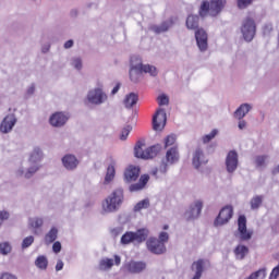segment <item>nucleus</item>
Segmentation results:
<instances>
[{
  "label": "nucleus",
  "instance_id": "obj_8",
  "mask_svg": "<svg viewBox=\"0 0 279 279\" xmlns=\"http://www.w3.org/2000/svg\"><path fill=\"white\" fill-rule=\"evenodd\" d=\"M241 34L246 43H252L256 36V22L254 15H248L242 21Z\"/></svg>",
  "mask_w": 279,
  "mask_h": 279
},
{
  "label": "nucleus",
  "instance_id": "obj_3",
  "mask_svg": "<svg viewBox=\"0 0 279 279\" xmlns=\"http://www.w3.org/2000/svg\"><path fill=\"white\" fill-rule=\"evenodd\" d=\"M178 160H180V153L178 151V146H173L167 150L166 157L161 160L159 168H155L151 171V175L156 179L163 178V175H167L169 167H171V165H175Z\"/></svg>",
  "mask_w": 279,
  "mask_h": 279
},
{
  "label": "nucleus",
  "instance_id": "obj_5",
  "mask_svg": "<svg viewBox=\"0 0 279 279\" xmlns=\"http://www.w3.org/2000/svg\"><path fill=\"white\" fill-rule=\"evenodd\" d=\"M149 236V229L141 228L135 232L126 231L120 240L122 245H130V243H145Z\"/></svg>",
  "mask_w": 279,
  "mask_h": 279
},
{
  "label": "nucleus",
  "instance_id": "obj_22",
  "mask_svg": "<svg viewBox=\"0 0 279 279\" xmlns=\"http://www.w3.org/2000/svg\"><path fill=\"white\" fill-rule=\"evenodd\" d=\"M61 162L66 171H75L80 166V159L73 154H66L62 157Z\"/></svg>",
  "mask_w": 279,
  "mask_h": 279
},
{
  "label": "nucleus",
  "instance_id": "obj_45",
  "mask_svg": "<svg viewBox=\"0 0 279 279\" xmlns=\"http://www.w3.org/2000/svg\"><path fill=\"white\" fill-rule=\"evenodd\" d=\"M12 252V245L8 242L0 243V254L3 256H8Z\"/></svg>",
  "mask_w": 279,
  "mask_h": 279
},
{
  "label": "nucleus",
  "instance_id": "obj_4",
  "mask_svg": "<svg viewBox=\"0 0 279 279\" xmlns=\"http://www.w3.org/2000/svg\"><path fill=\"white\" fill-rule=\"evenodd\" d=\"M228 0H210L204 1L199 9L201 16H218L226 8Z\"/></svg>",
  "mask_w": 279,
  "mask_h": 279
},
{
  "label": "nucleus",
  "instance_id": "obj_58",
  "mask_svg": "<svg viewBox=\"0 0 279 279\" xmlns=\"http://www.w3.org/2000/svg\"><path fill=\"white\" fill-rule=\"evenodd\" d=\"M71 47H73V39L68 40L64 44V49H71Z\"/></svg>",
  "mask_w": 279,
  "mask_h": 279
},
{
  "label": "nucleus",
  "instance_id": "obj_42",
  "mask_svg": "<svg viewBox=\"0 0 279 279\" xmlns=\"http://www.w3.org/2000/svg\"><path fill=\"white\" fill-rule=\"evenodd\" d=\"M217 134H219V130L213 129L209 134H206L202 137V142L206 145L207 143H210Z\"/></svg>",
  "mask_w": 279,
  "mask_h": 279
},
{
  "label": "nucleus",
  "instance_id": "obj_34",
  "mask_svg": "<svg viewBox=\"0 0 279 279\" xmlns=\"http://www.w3.org/2000/svg\"><path fill=\"white\" fill-rule=\"evenodd\" d=\"M35 266L37 269H40V271L47 270V267H49V260L47 259V256L39 255L35 260Z\"/></svg>",
  "mask_w": 279,
  "mask_h": 279
},
{
  "label": "nucleus",
  "instance_id": "obj_12",
  "mask_svg": "<svg viewBox=\"0 0 279 279\" xmlns=\"http://www.w3.org/2000/svg\"><path fill=\"white\" fill-rule=\"evenodd\" d=\"M204 208V202L202 199L194 201L190 207L184 213V219L186 221H195L202 215V209Z\"/></svg>",
  "mask_w": 279,
  "mask_h": 279
},
{
  "label": "nucleus",
  "instance_id": "obj_33",
  "mask_svg": "<svg viewBox=\"0 0 279 279\" xmlns=\"http://www.w3.org/2000/svg\"><path fill=\"white\" fill-rule=\"evenodd\" d=\"M248 253H250V248L241 244L238 245L234 250V255L238 260H243V258H245V256H247Z\"/></svg>",
  "mask_w": 279,
  "mask_h": 279
},
{
  "label": "nucleus",
  "instance_id": "obj_13",
  "mask_svg": "<svg viewBox=\"0 0 279 279\" xmlns=\"http://www.w3.org/2000/svg\"><path fill=\"white\" fill-rule=\"evenodd\" d=\"M235 236L240 241H250L252 239V231L247 230V218L245 216H240L238 219V232H235Z\"/></svg>",
  "mask_w": 279,
  "mask_h": 279
},
{
  "label": "nucleus",
  "instance_id": "obj_18",
  "mask_svg": "<svg viewBox=\"0 0 279 279\" xmlns=\"http://www.w3.org/2000/svg\"><path fill=\"white\" fill-rule=\"evenodd\" d=\"M195 40L199 51L208 50V33L204 28L195 31Z\"/></svg>",
  "mask_w": 279,
  "mask_h": 279
},
{
  "label": "nucleus",
  "instance_id": "obj_44",
  "mask_svg": "<svg viewBox=\"0 0 279 279\" xmlns=\"http://www.w3.org/2000/svg\"><path fill=\"white\" fill-rule=\"evenodd\" d=\"M35 238L34 235H28L23 239L22 241V250H27V247H32L34 244Z\"/></svg>",
  "mask_w": 279,
  "mask_h": 279
},
{
  "label": "nucleus",
  "instance_id": "obj_61",
  "mask_svg": "<svg viewBox=\"0 0 279 279\" xmlns=\"http://www.w3.org/2000/svg\"><path fill=\"white\" fill-rule=\"evenodd\" d=\"M163 230H169V226H163Z\"/></svg>",
  "mask_w": 279,
  "mask_h": 279
},
{
  "label": "nucleus",
  "instance_id": "obj_31",
  "mask_svg": "<svg viewBox=\"0 0 279 279\" xmlns=\"http://www.w3.org/2000/svg\"><path fill=\"white\" fill-rule=\"evenodd\" d=\"M173 25V20H168L166 22H163L161 25H155L151 27L153 32H155V34H162L165 32L169 31V27H171Z\"/></svg>",
  "mask_w": 279,
  "mask_h": 279
},
{
  "label": "nucleus",
  "instance_id": "obj_1",
  "mask_svg": "<svg viewBox=\"0 0 279 279\" xmlns=\"http://www.w3.org/2000/svg\"><path fill=\"white\" fill-rule=\"evenodd\" d=\"M45 160V153L43 151V148L39 146H34L32 151L28 154V168H25V166L20 167L16 170V175L19 178H26V180H29V178H33L38 171H40V168L43 167L40 163Z\"/></svg>",
  "mask_w": 279,
  "mask_h": 279
},
{
  "label": "nucleus",
  "instance_id": "obj_30",
  "mask_svg": "<svg viewBox=\"0 0 279 279\" xmlns=\"http://www.w3.org/2000/svg\"><path fill=\"white\" fill-rule=\"evenodd\" d=\"M125 108H134L138 104V95L135 93H130L125 96L123 101Z\"/></svg>",
  "mask_w": 279,
  "mask_h": 279
},
{
  "label": "nucleus",
  "instance_id": "obj_11",
  "mask_svg": "<svg viewBox=\"0 0 279 279\" xmlns=\"http://www.w3.org/2000/svg\"><path fill=\"white\" fill-rule=\"evenodd\" d=\"M204 208V202L202 199L194 201L190 207L184 213V219L186 221H195L202 215V209Z\"/></svg>",
  "mask_w": 279,
  "mask_h": 279
},
{
  "label": "nucleus",
  "instance_id": "obj_7",
  "mask_svg": "<svg viewBox=\"0 0 279 279\" xmlns=\"http://www.w3.org/2000/svg\"><path fill=\"white\" fill-rule=\"evenodd\" d=\"M145 144L143 142H137L134 148L135 158H142V160H149V158H156L160 151V145H155L143 149Z\"/></svg>",
  "mask_w": 279,
  "mask_h": 279
},
{
  "label": "nucleus",
  "instance_id": "obj_46",
  "mask_svg": "<svg viewBox=\"0 0 279 279\" xmlns=\"http://www.w3.org/2000/svg\"><path fill=\"white\" fill-rule=\"evenodd\" d=\"M34 93H36V84H35V83H31V84L26 87L25 98H26V99H29V97H34Z\"/></svg>",
  "mask_w": 279,
  "mask_h": 279
},
{
  "label": "nucleus",
  "instance_id": "obj_29",
  "mask_svg": "<svg viewBox=\"0 0 279 279\" xmlns=\"http://www.w3.org/2000/svg\"><path fill=\"white\" fill-rule=\"evenodd\" d=\"M254 108L252 104H242L240 107L234 111L233 117L238 120L245 119V116Z\"/></svg>",
  "mask_w": 279,
  "mask_h": 279
},
{
  "label": "nucleus",
  "instance_id": "obj_50",
  "mask_svg": "<svg viewBox=\"0 0 279 279\" xmlns=\"http://www.w3.org/2000/svg\"><path fill=\"white\" fill-rule=\"evenodd\" d=\"M160 243H162L165 245V243H167V241H169V233L162 231L159 233V239H157Z\"/></svg>",
  "mask_w": 279,
  "mask_h": 279
},
{
  "label": "nucleus",
  "instance_id": "obj_37",
  "mask_svg": "<svg viewBox=\"0 0 279 279\" xmlns=\"http://www.w3.org/2000/svg\"><path fill=\"white\" fill-rule=\"evenodd\" d=\"M142 73H148L150 77H156V75H158V69L156 65L142 63Z\"/></svg>",
  "mask_w": 279,
  "mask_h": 279
},
{
  "label": "nucleus",
  "instance_id": "obj_48",
  "mask_svg": "<svg viewBox=\"0 0 279 279\" xmlns=\"http://www.w3.org/2000/svg\"><path fill=\"white\" fill-rule=\"evenodd\" d=\"M157 101L159 106H169V96L161 94L158 96Z\"/></svg>",
  "mask_w": 279,
  "mask_h": 279
},
{
  "label": "nucleus",
  "instance_id": "obj_52",
  "mask_svg": "<svg viewBox=\"0 0 279 279\" xmlns=\"http://www.w3.org/2000/svg\"><path fill=\"white\" fill-rule=\"evenodd\" d=\"M52 252H54V254H60V252H62V244L60 242H54L52 245Z\"/></svg>",
  "mask_w": 279,
  "mask_h": 279
},
{
  "label": "nucleus",
  "instance_id": "obj_19",
  "mask_svg": "<svg viewBox=\"0 0 279 279\" xmlns=\"http://www.w3.org/2000/svg\"><path fill=\"white\" fill-rule=\"evenodd\" d=\"M70 116L66 112H54L49 118V123L52 128H62L69 121Z\"/></svg>",
  "mask_w": 279,
  "mask_h": 279
},
{
  "label": "nucleus",
  "instance_id": "obj_56",
  "mask_svg": "<svg viewBox=\"0 0 279 279\" xmlns=\"http://www.w3.org/2000/svg\"><path fill=\"white\" fill-rule=\"evenodd\" d=\"M64 269V262L62 259H59L56 265V271H62Z\"/></svg>",
  "mask_w": 279,
  "mask_h": 279
},
{
  "label": "nucleus",
  "instance_id": "obj_36",
  "mask_svg": "<svg viewBox=\"0 0 279 279\" xmlns=\"http://www.w3.org/2000/svg\"><path fill=\"white\" fill-rule=\"evenodd\" d=\"M255 165L258 169L265 168L266 165H269V155H259L255 157Z\"/></svg>",
  "mask_w": 279,
  "mask_h": 279
},
{
  "label": "nucleus",
  "instance_id": "obj_17",
  "mask_svg": "<svg viewBox=\"0 0 279 279\" xmlns=\"http://www.w3.org/2000/svg\"><path fill=\"white\" fill-rule=\"evenodd\" d=\"M114 265H121V256L114 255L113 258L105 257L99 260V271H110Z\"/></svg>",
  "mask_w": 279,
  "mask_h": 279
},
{
  "label": "nucleus",
  "instance_id": "obj_10",
  "mask_svg": "<svg viewBox=\"0 0 279 279\" xmlns=\"http://www.w3.org/2000/svg\"><path fill=\"white\" fill-rule=\"evenodd\" d=\"M130 80L131 82H138L143 76L142 59L138 56L131 57V69H130Z\"/></svg>",
  "mask_w": 279,
  "mask_h": 279
},
{
  "label": "nucleus",
  "instance_id": "obj_47",
  "mask_svg": "<svg viewBox=\"0 0 279 279\" xmlns=\"http://www.w3.org/2000/svg\"><path fill=\"white\" fill-rule=\"evenodd\" d=\"M130 132H132V126L131 125H126L121 134H120V140L121 141H128V136H130Z\"/></svg>",
  "mask_w": 279,
  "mask_h": 279
},
{
  "label": "nucleus",
  "instance_id": "obj_41",
  "mask_svg": "<svg viewBox=\"0 0 279 279\" xmlns=\"http://www.w3.org/2000/svg\"><path fill=\"white\" fill-rule=\"evenodd\" d=\"M175 141H178V137L175 135H168L163 141L165 148L167 149V147H178V145H175Z\"/></svg>",
  "mask_w": 279,
  "mask_h": 279
},
{
  "label": "nucleus",
  "instance_id": "obj_59",
  "mask_svg": "<svg viewBox=\"0 0 279 279\" xmlns=\"http://www.w3.org/2000/svg\"><path fill=\"white\" fill-rule=\"evenodd\" d=\"M41 51H43V53H47V51H49V46H44L41 48Z\"/></svg>",
  "mask_w": 279,
  "mask_h": 279
},
{
  "label": "nucleus",
  "instance_id": "obj_35",
  "mask_svg": "<svg viewBox=\"0 0 279 279\" xmlns=\"http://www.w3.org/2000/svg\"><path fill=\"white\" fill-rule=\"evenodd\" d=\"M186 27L187 29H197V27H199V16L189 15L186 19Z\"/></svg>",
  "mask_w": 279,
  "mask_h": 279
},
{
  "label": "nucleus",
  "instance_id": "obj_25",
  "mask_svg": "<svg viewBox=\"0 0 279 279\" xmlns=\"http://www.w3.org/2000/svg\"><path fill=\"white\" fill-rule=\"evenodd\" d=\"M141 175V168L136 166H129L124 171V182L131 184V182H136Z\"/></svg>",
  "mask_w": 279,
  "mask_h": 279
},
{
  "label": "nucleus",
  "instance_id": "obj_16",
  "mask_svg": "<svg viewBox=\"0 0 279 279\" xmlns=\"http://www.w3.org/2000/svg\"><path fill=\"white\" fill-rule=\"evenodd\" d=\"M226 170L228 173H234L239 169V153L230 150L225 160Z\"/></svg>",
  "mask_w": 279,
  "mask_h": 279
},
{
  "label": "nucleus",
  "instance_id": "obj_60",
  "mask_svg": "<svg viewBox=\"0 0 279 279\" xmlns=\"http://www.w3.org/2000/svg\"><path fill=\"white\" fill-rule=\"evenodd\" d=\"M113 232H121V229L120 228L113 229Z\"/></svg>",
  "mask_w": 279,
  "mask_h": 279
},
{
  "label": "nucleus",
  "instance_id": "obj_24",
  "mask_svg": "<svg viewBox=\"0 0 279 279\" xmlns=\"http://www.w3.org/2000/svg\"><path fill=\"white\" fill-rule=\"evenodd\" d=\"M108 167L107 173L105 177V184H110L112 180H114V175H117V159L114 157H109L107 159Z\"/></svg>",
  "mask_w": 279,
  "mask_h": 279
},
{
  "label": "nucleus",
  "instance_id": "obj_43",
  "mask_svg": "<svg viewBox=\"0 0 279 279\" xmlns=\"http://www.w3.org/2000/svg\"><path fill=\"white\" fill-rule=\"evenodd\" d=\"M260 204H263V196H254L251 199L252 210H257V208H260Z\"/></svg>",
  "mask_w": 279,
  "mask_h": 279
},
{
  "label": "nucleus",
  "instance_id": "obj_51",
  "mask_svg": "<svg viewBox=\"0 0 279 279\" xmlns=\"http://www.w3.org/2000/svg\"><path fill=\"white\" fill-rule=\"evenodd\" d=\"M10 219V213L7 210H0V226L3 223V221Z\"/></svg>",
  "mask_w": 279,
  "mask_h": 279
},
{
  "label": "nucleus",
  "instance_id": "obj_38",
  "mask_svg": "<svg viewBox=\"0 0 279 279\" xmlns=\"http://www.w3.org/2000/svg\"><path fill=\"white\" fill-rule=\"evenodd\" d=\"M70 66H72V69H75V71H82V69L84 66L82 58H80V57H72L70 59Z\"/></svg>",
  "mask_w": 279,
  "mask_h": 279
},
{
  "label": "nucleus",
  "instance_id": "obj_49",
  "mask_svg": "<svg viewBox=\"0 0 279 279\" xmlns=\"http://www.w3.org/2000/svg\"><path fill=\"white\" fill-rule=\"evenodd\" d=\"M236 3L240 10H245V8L252 5V0H236Z\"/></svg>",
  "mask_w": 279,
  "mask_h": 279
},
{
  "label": "nucleus",
  "instance_id": "obj_39",
  "mask_svg": "<svg viewBox=\"0 0 279 279\" xmlns=\"http://www.w3.org/2000/svg\"><path fill=\"white\" fill-rule=\"evenodd\" d=\"M267 278V269L260 268L259 270L251 274L246 279H265Z\"/></svg>",
  "mask_w": 279,
  "mask_h": 279
},
{
  "label": "nucleus",
  "instance_id": "obj_21",
  "mask_svg": "<svg viewBox=\"0 0 279 279\" xmlns=\"http://www.w3.org/2000/svg\"><path fill=\"white\" fill-rule=\"evenodd\" d=\"M206 269H210V262L208 259H197L192 264V271L197 278H202Z\"/></svg>",
  "mask_w": 279,
  "mask_h": 279
},
{
  "label": "nucleus",
  "instance_id": "obj_26",
  "mask_svg": "<svg viewBox=\"0 0 279 279\" xmlns=\"http://www.w3.org/2000/svg\"><path fill=\"white\" fill-rule=\"evenodd\" d=\"M43 226H45V218L40 216H34L28 218V228L32 230L35 234H38L40 230H43Z\"/></svg>",
  "mask_w": 279,
  "mask_h": 279
},
{
  "label": "nucleus",
  "instance_id": "obj_23",
  "mask_svg": "<svg viewBox=\"0 0 279 279\" xmlns=\"http://www.w3.org/2000/svg\"><path fill=\"white\" fill-rule=\"evenodd\" d=\"M192 165L196 169H199L203 165H208V157L204 155L202 148H196L192 156Z\"/></svg>",
  "mask_w": 279,
  "mask_h": 279
},
{
  "label": "nucleus",
  "instance_id": "obj_6",
  "mask_svg": "<svg viewBox=\"0 0 279 279\" xmlns=\"http://www.w3.org/2000/svg\"><path fill=\"white\" fill-rule=\"evenodd\" d=\"M86 101L92 106H101L102 104H106V101H108V94L104 92L102 83H98L97 87L88 90Z\"/></svg>",
  "mask_w": 279,
  "mask_h": 279
},
{
  "label": "nucleus",
  "instance_id": "obj_57",
  "mask_svg": "<svg viewBox=\"0 0 279 279\" xmlns=\"http://www.w3.org/2000/svg\"><path fill=\"white\" fill-rule=\"evenodd\" d=\"M121 88V84H117L113 89L111 90V95H117L119 93V89Z\"/></svg>",
  "mask_w": 279,
  "mask_h": 279
},
{
  "label": "nucleus",
  "instance_id": "obj_32",
  "mask_svg": "<svg viewBox=\"0 0 279 279\" xmlns=\"http://www.w3.org/2000/svg\"><path fill=\"white\" fill-rule=\"evenodd\" d=\"M58 239V229L56 227H51V229L46 233L44 241L46 245H51Z\"/></svg>",
  "mask_w": 279,
  "mask_h": 279
},
{
  "label": "nucleus",
  "instance_id": "obj_40",
  "mask_svg": "<svg viewBox=\"0 0 279 279\" xmlns=\"http://www.w3.org/2000/svg\"><path fill=\"white\" fill-rule=\"evenodd\" d=\"M149 207V198H145L143 201H140L135 206H134V211L135 213H141V210H145Z\"/></svg>",
  "mask_w": 279,
  "mask_h": 279
},
{
  "label": "nucleus",
  "instance_id": "obj_15",
  "mask_svg": "<svg viewBox=\"0 0 279 279\" xmlns=\"http://www.w3.org/2000/svg\"><path fill=\"white\" fill-rule=\"evenodd\" d=\"M19 122L16 119V114L9 113L7 114L0 123V132L1 134H10L12 130H14V125Z\"/></svg>",
  "mask_w": 279,
  "mask_h": 279
},
{
  "label": "nucleus",
  "instance_id": "obj_54",
  "mask_svg": "<svg viewBox=\"0 0 279 279\" xmlns=\"http://www.w3.org/2000/svg\"><path fill=\"white\" fill-rule=\"evenodd\" d=\"M0 279H19L16 275H12L10 272H3L0 275Z\"/></svg>",
  "mask_w": 279,
  "mask_h": 279
},
{
  "label": "nucleus",
  "instance_id": "obj_55",
  "mask_svg": "<svg viewBox=\"0 0 279 279\" xmlns=\"http://www.w3.org/2000/svg\"><path fill=\"white\" fill-rule=\"evenodd\" d=\"M238 121H239L238 122L239 130H245V128H247V121L243 120V118Z\"/></svg>",
  "mask_w": 279,
  "mask_h": 279
},
{
  "label": "nucleus",
  "instance_id": "obj_28",
  "mask_svg": "<svg viewBox=\"0 0 279 279\" xmlns=\"http://www.w3.org/2000/svg\"><path fill=\"white\" fill-rule=\"evenodd\" d=\"M147 264L145 262H130L126 264V269L130 274H141V271H145Z\"/></svg>",
  "mask_w": 279,
  "mask_h": 279
},
{
  "label": "nucleus",
  "instance_id": "obj_2",
  "mask_svg": "<svg viewBox=\"0 0 279 279\" xmlns=\"http://www.w3.org/2000/svg\"><path fill=\"white\" fill-rule=\"evenodd\" d=\"M123 189H117L101 202V215H112L123 206Z\"/></svg>",
  "mask_w": 279,
  "mask_h": 279
},
{
  "label": "nucleus",
  "instance_id": "obj_9",
  "mask_svg": "<svg viewBox=\"0 0 279 279\" xmlns=\"http://www.w3.org/2000/svg\"><path fill=\"white\" fill-rule=\"evenodd\" d=\"M233 215L234 208L231 205L222 207L214 221V226H216V228H219L221 226L230 223V219H232Z\"/></svg>",
  "mask_w": 279,
  "mask_h": 279
},
{
  "label": "nucleus",
  "instance_id": "obj_20",
  "mask_svg": "<svg viewBox=\"0 0 279 279\" xmlns=\"http://www.w3.org/2000/svg\"><path fill=\"white\" fill-rule=\"evenodd\" d=\"M146 246L151 254H165L167 252V246L156 238L148 239L146 241Z\"/></svg>",
  "mask_w": 279,
  "mask_h": 279
},
{
  "label": "nucleus",
  "instance_id": "obj_14",
  "mask_svg": "<svg viewBox=\"0 0 279 279\" xmlns=\"http://www.w3.org/2000/svg\"><path fill=\"white\" fill-rule=\"evenodd\" d=\"M165 125H167V111L159 108L153 117V128L156 132H162Z\"/></svg>",
  "mask_w": 279,
  "mask_h": 279
},
{
  "label": "nucleus",
  "instance_id": "obj_53",
  "mask_svg": "<svg viewBox=\"0 0 279 279\" xmlns=\"http://www.w3.org/2000/svg\"><path fill=\"white\" fill-rule=\"evenodd\" d=\"M279 276V264L270 272L269 279H277Z\"/></svg>",
  "mask_w": 279,
  "mask_h": 279
},
{
  "label": "nucleus",
  "instance_id": "obj_27",
  "mask_svg": "<svg viewBox=\"0 0 279 279\" xmlns=\"http://www.w3.org/2000/svg\"><path fill=\"white\" fill-rule=\"evenodd\" d=\"M147 182H149V177L148 174H143L137 183L131 184L129 186V191L131 193H136L138 191H143V189H145V186H147Z\"/></svg>",
  "mask_w": 279,
  "mask_h": 279
}]
</instances>
